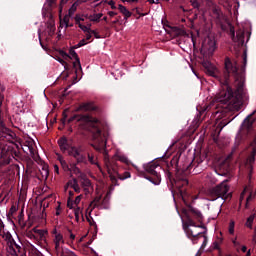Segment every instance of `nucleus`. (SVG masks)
<instances>
[{
    "label": "nucleus",
    "mask_w": 256,
    "mask_h": 256,
    "mask_svg": "<svg viewBox=\"0 0 256 256\" xmlns=\"http://www.w3.org/2000/svg\"><path fill=\"white\" fill-rule=\"evenodd\" d=\"M58 161L64 171H69L71 167H69V164H67V161H65V158H63V156L58 155Z\"/></svg>",
    "instance_id": "25"
},
{
    "label": "nucleus",
    "mask_w": 256,
    "mask_h": 256,
    "mask_svg": "<svg viewBox=\"0 0 256 256\" xmlns=\"http://www.w3.org/2000/svg\"><path fill=\"white\" fill-rule=\"evenodd\" d=\"M250 199H252L251 194H250V195L247 197V199H246V209H247V205H248V203H249Z\"/></svg>",
    "instance_id": "60"
},
{
    "label": "nucleus",
    "mask_w": 256,
    "mask_h": 256,
    "mask_svg": "<svg viewBox=\"0 0 256 256\" xmlns=\"http://www.w3.org/2000/svg\"><path fill=\"white\" fill-rule=\"evenodd\" d=\"M1 132V137H3V139H6L7 141H11V139H13V132L11 131V129L7 127H2Z\"/></svg>",
    "instance_id": "18"
},
{
    "label": "nucleus",
    "mask_w": 256,
    "mask_h": 256,
    "mask_svg": "<svg viewBox=\"0 0 256 256\" xmlns=\"http://www.w3.org/2000/svg\"><path fill=\"white\" fill-rule=\"evenodd\" d=\"M183 152L178 151L173 158L170 161V165L173 169L176 171L175 178L173 177V173H171V168L168 166V169L166 171V179L169 181L170 185L176 189V194L178 197L182 198V201L187 205V197H189V194L187 193V187L189 186V179H187L189 173H191V169L194 167L197 169L201 163H203V160L201 158H194L191 163L185 164L183 162V159L185 157H182ZM182 157V158H181Z\"/></svg>",
    "instance_id": "2"
},
{
    "label": "nucleus",
    "mask_w": 256,
    "mask_h": 256,
    "mask_svg": "<svg viewBox=\"0 0 256 256\" xmlns=\"http://www.w3.org/2000/svg\"><path fill=\"white\" fill-rule=\"evenodd\" d=\"M80 154L81 152L79 151V148L75 146L71 147V149L68 151V155H70V157H74V159H76Z\"/></svg>",
    "instance_id": "29"
},
{
    "label": "nucleus",
    "mask_w": 256,
    "mask_h": 256,
    "mask_svg": "<svg viewBox=\"0 0 256 256\" xmlns=\"http://www.w3.org/2000/svg\"><path fill=\"white\" fill-rule=\"evenodd\" d=\"M60 256H68L67 253H65L64 250H61V252L59 253Z\"/></svg>",
    "instance_id": "63"
},
{
    "label": "nucleus",
    "mask_w": 256,
    "mask_h": 256,
    "mask_svg": "<svg viewBox=\"0 0 256 256\" xmlns=\"http://www.w3.org/2000/svg\"><path fill=\"white\" fill-rule=\"evenodd\" d=\"M86 219L91 227L97 228V223L95 222V220H93V218H89V216H86Z\"/></svg>",
    "instance_id": "42"
},
{
    "label": "nucleus",
    "mask_w": 256,
    "mask_h": 256,
    "mask_svg": "<svg viewBox=\"0 0 256 256\" xmlns=\"http://www.w3.org/2000/svg\"><path fill=\"white\" fill-rule=\"evenodd\" d=\"M3 91H5V88L0 83V105H2L3 99H5V96L3 95Z\"/></svg>",
    "instance_id": "41"
},
{
    "label": "nucleus",
    "mask_w": 256,
    "mask_h": 256,
    "mask_svg": "<svg viewBox=\"0 0 256 256\" xmlns=\"http://www.w3.org/2000/svg\"><path fill=\"white\" fill-rule=\"evenodd\" d=\"M118 9H119L120 13H122V15H124L125 19H129V17H131V12L128 11L127 7L120 4L118 6Z\"/></svg>",
    "instance_id": "26"
},
{
    "label": "nucleus",
    "mask_w": 256,
    "mask_h": 256,
    "mask_svg": "<svg viewBox=\"0 0 256 256\" xmlns=\"http://www.w3.org/2000/svg\"><path fill=\"white\" fill-rule=\"evenodd\" d=\"M69 173H73L74 175H77L78 179L81 177V175H85L79 167H77V164L72 163L70 164V169L68 170Z\"/></svg>",
    "instance_id": "19"
},
{
    "label": "nucleus",
    "mask_w": 256,
    "mask_h": 256,
    "mask_svg": "<svg viewBox=\"0 0 256 256\" xmlns=\"http://www.w3.org/2000/svg\"><path fill=\"white\" fill-rule=\"evenodd\" d=\"M16 244L17 242H15V239L7 244L8 247L6 248V251L8 256H17V249H15Z\"/></svg>",
    "instance_id": "16"
},
{
    "label": "nucleus",
    "mask_w": 256,
    "mask_h": 256,
    "mask_svg": "<svg viewBox=\"0 0 256 256\" xmlns=\"http://www.w3.org/2000/svg\"><path fill=\"white\" fill-rule=\"evenodd\" d=\"M87 157H88L87 161H89L91 165H97V167L101 169V166H99V163H97V159H95V154L88 152Z\"/></svg>",
    "instance_id": "27"
},
{
    "label": "nucleus",
    "mask_w": 256,
    "mask_h": 256,
    "mask_svg": "<svg viewBox=\"0 0 256 256\" xmlns=\"http://www.w3.org/2000/svg\"><path fill=\"white\" fill-rule=\"evenodd\" d=\"M22 149L24 153L29 152L34 161H38L39 159H41V157H39V154L35 150V142L33 140L26 141Z\"/></svg>",
    "instance_id": "10"
},
{
    "label": "nucleus",
    "mask_w": 256,
    "mask_h": 256,
    "mask_svg": "<svg viewBox=\"0 0 256 256\" xmlns=\"http://www.w3.org/2000/svg\"><path fill=\"white\" fill-rule=\"evenodd\" d=\"M28 237H30V239H39L37 238V235L33 234V232H29Z\"/></svg>",
    "instance_id": "52"
},
{
    "label": "nucleus",
    "mask_w": 256,
    "mask_h": 256,
    "mask_svg": "<svg viewBox=\"0 0 256 256\" xmlns=\"http://www.w3.org/2000/svg\"><path fill=\"white\" fill-rule=\"evenodd\" d=\"M191 215L198 223H203V214L197 208L189 206L188 213L186 214V223L183 224V229L188 239L192 241L193 245H197L199 239L207 233V227L205 225H197L195 220L191 218Z\"/></svg>",
    "instance_id": "4"
},
{
    "label": "nucleus",
    "mask_w": 256,
    "mask_h": 256,
    "mask_svg": "<svg viewBox=\"0 0 256 256\" xmlns=\"http://www.w3.org/2000/svg\"><path fill=\"white\" fill-rule=\"evenodd\" d=\"M74 20L76 25H78L79 29H81L82 31H89V27L81 23V21H85V17L83 15L76 14V16L74 17Z\"/></svg>",
    "instance_id": "14"
},
{
    "label": "nucleus",
    "mask_w": 256,
    "mask_h": 256,
    "mask_svg": "<svg viewBox=\"0 0 256 256\" xmlns=\"http://www.w3.org/2000/svg\"><path fill=\"white\" fill-rule=\"evenodd\" d=\"M212 17L215 19L217 25H220L222 29H224L225 21H227V18L225 17V14H223V11H221V8L214 6L212 9Z\"/></svg>",
    "instance_id": "9"
},
{
    "label": "nucleus",
    "mask_w": 256,
    "mask_h": 256,
    "mask_svg": "<svg viewBox=\"0 0 256 256\" xmlns=\"http://www.w3.org/2000/svg\"><path fill=\"white\" fill-rule=\"evenodd\" d=\"M190 2L192 7L197 9V12L203 15L205 13V3H209V0H190Z\"/></svg>",
    "instance_id": "11"
},
{
    "label": "nucleus",
    "mask_w": 256,
    "mask_h": 256,
    "mask_svg": "<svg viewBox=\"0 0 256 256\" xmlns=\"http://www.w3.org/2000/svg\"><path fill=\"white\" fill-rule=\"evenodd\" d=\"M66 120H67V115L64 114V117L61 119L62 125H65Z\"/></svg>",
    "instance_id": "59"
},
{
    "label": "nucleus",
    "mask_w": 256,
    "mask_h": 256,
    "mask_svg": "<svg viewBox=\"0 0 256 256\" xmlns=\"http://www.w3.org/2000/svg\"><path fill=\"white\" fill-rule=\"evenodd\" d=\"M230 37L232 41H235V27H233L232 25H230Z\"/></svg>",
    "instance_id": "43"
},
{
    "label": "nucleus",
    "mask_w": 256,
    "mask_h": 256,
    "mask_svg": "<svg viewBox=\"0 0 256 256\" xmlns=\"http://www.w3.org/2000/svg\"><path fill=\"white\" fill-rule=\"evenodd\" d=\"M74 203L75 205H79V203H81V195L75 198Z\"/></svg>",
    "instance_id": "51"
},
{
    "label": "nucleus",
    "mask_w": 256,
    "mask_h": 256,
    "mask_svg": "<svg viewBox=\"0 0 256 256\" xmlns=\"http://www.w3.org/2000/svg\"><path fill=\"white\" fill-rule=\"evenodd\" d=\"M14 238L13 236L11 235V233H7L6 236H5V241H7V245L10 241H12Z\"/></svg>",
    "instance_id": "44"
},
{
    "label": "nucleus",
    "mask_w": 256,
    "mask_h": 256,
    "mask_svg": "<svg viewBox=\"0 0 256 256\" xmlns=\"http://www.w3.org/2000/svg\"><path fill=\"white\" fill-rule=\"evenodd\" d=\"M60 54L64 59H72L71 56L65 51H61Z\"/></svg>",
    "instance_id": "46"
},
{
    "label": "nucleus",
    "mask_w": 256,
    "mask_h": 256,
    "mask_svg": "<svg viewBox=\"0 0 256 256\" xmlns=\"http://www.w3.org/2000/svg\"><path fill=\"white\" fill-rule=\"evenodd\" d=\"M243 39H245V34L243 32H237L236 36H235V42L237 41H243Z\"/></svg>",
    "instance_id": "38"
},
{
    "label": "nucleus",
    "mask_w": 256,
    "mask_h": 256,
    "mask_svg": "<svg viewBox=\"0 0 256 256\" xmlns=\"http://www.w3.org/2000/svg\"><path fill=\"white\" fill-rule=\"evenodd\" d=\"M15 213H17V206L12 205L11 208L9 209L8 215H9L10 217H13V215H15Z\"/></svg>",
    "instance_id": "39"
},
{
    "label": "nucleus",
    "mask_w": 256,
    "mask_h": 256,
    "mask_svg": "<svg viewBox=\"0 0 256 256\" xmlns=\"http://www.w3.org/2000/svg\"><path fill=\"white\" fill-rule=\"evenodd\" d=\"M101 17H103V13L93 14L88 17L92 23H99L101 21Z\"/></svg>",
    "instance_id": "30"
},
{
    "label": "nucleus",
    "mask_w": 256,
    "mask_h": 256,
    "mask_svg": "<svg viewBox=\"0 0 256 256\" xmlns=\"http://www.w3.org/2000/svg\"><path fill=\"white\" fill-rule=\"evenodd\" d=\"M256 114V110H254L250 115H248L244 121H243V127H245V129H247L248 131L251 130V128L253 127V123H255V118H253V116Z\"/></svg>",
    "instance_id": "13"
},
{
    "label": "nucleus",
    "mask_w": 256,
    "mask_h": 256,
    "mask_svg": "<svg viewBox=\"0 0 256 256\" xmlns=\"http://www.w3.org/2000/svg\"><path fill=\"white\" fill-rule=\"evenodd\" d=\"M91 34H92L91 32H86V39H85L86 41H90L92 37Z\"/></svg>",
    "instance_id": "56"
},
{
    "label": "nucleus",
    "mask_w": 256,
    "mask_h": 256,
    "mask_svg": "<svg viewBox=\"0 0 256 256\" xmlns=\"http://www.w3.org/2000/svg\"><path fill=\"white\" fill-rule=\"evenodd\" d=\"M0 158L3 163L9 165L13 159L19 161L21 159V152H19V146L13 142L9 144H0Z\"/></svg>",
    "instance_id": "6"
},
{
    "label": "nucleus",
    "mask_w": 256,
    "mask_h": 256,
    "mask_svg": "<svg viewBox=\"0 0 256 256\" xmlns=\"http://www.w3.org/2000/svg\"><path fill=\"white\" fill-rule=\"evenodd\" d=\"M68 185L74 189L75 193H81V187H79V181L77 178H73V180L68 181Z\"/></svg>",
    "instance_id": "21"
},
{
    "label": "nucleus",
    "mask_w": 256,
    "mask_h": 256,
    "mask_svg": "<svg viewBox=\"0 0 256 256\" xmlns=\"http://www.w3.org/2000/svg\"><path fill=\"white\" fill-rule=\"evenodd\" d=\"M80 211H81V209H80V208H77V209L75 210V213H74L75 219H76L77 222H79V213H80Z\"/></svg>",
    "instance_id": "48"
},
{
    "label": "nucleus",
    "mask_w": 256,
    "mask_h": 256,
    "mask_svg": "<svg viewBox=\"0 0 256 256\" xmlns=\"http://www.w3.org/2000/svg\"><path fill=\"white\" fill-rule=\"evenodd\" d=\"M108 5L111 6V9H117V7H115V1L113 0L109 1Z\"/></svg>",
    "instance_id": "54"
},
{
    "label": "nucleus",
    "mask_w": 256,
    "mask_h": 256,
    "mask_svg": "<svg viewBox=\"0 0 256 256\" xmlns=\"http://www.w3.org/2000/svg\"><path fill=\"white\" fill-rule=\"evenodd\" d=\"M43 173H42V179H47L49 177V170L43 168Z\"/></svg>",
    "instance_id": "45"
},
{
    "label": "nucleus",
    "mask_w": 256,
    "mask_h": 256,
    "mask_svg": "<svg viewBox=\"0 0 256 256\" xmlns=\"http://www.w3.org/2000/svg\"><path fill=\"white\" fill-rule=\"evenodd\" d=\"M81 163H83V165H88L89 163V161L87 160V156H85L84 154H79L76 158V164L81 165Z\"/></svg>",
    "instance_id": "24"
},
{
    "label": "nucleus",
    "mask_w": 256,
    "mask_h": 256,
    "mask_svg": "<svg viewBox=\"0 0 256 256\" xmlns=\"http://www.w3.org/2000/svg\"><path fill=\"white\" fill-rule=\"evenodd\" d=\"M215 49H217L215 39L211 37L205 38L200 49V53L203 57L202 66L204 67L207 75L214 77L220 83V91L215 97L217 103L229 107V105H235V103H237V95H241V91L243 90V85L240 84L236 92H234L233 88H231V85L229 84L231 75H234V77L239 75V68L231 62V59L225 58L224 71L221 73V71H219L211 61H209V59L213 57Z\"/></svg>",
    "instance_id": "1"
},
{
    "label": "nucleus",
    "mask_w": 256,
    "mask_h": 256,
    "mask_svg": "<svg viewBox=\"0 0 256 256\" xmlns=\"http://www.w3.org/2000/svg\"><path fill=\"white\" fill-rule=\"evenodd\" d=\"M78 121L84 131L91 133L95 143L91 144V147H93L95 151H101V149L107 145V136L103 133L105 123L90 115H82L78 118Z\"/></svg>",
    "instance_id": "3"
},
{
    "label": "nucleus",
    "mask_w": 256,
    "mask_h": 256,
    "mask_svg": "<svg viewBox=\"0 0 256 256\" xmlns=\"http://www.w3.org/2000/svg\"><path fill=\"white\" fill-rule=\"evenodd\" d=\"M99 201H101V198H95L94 201L90 203L89 205V207H91L90 212L93 211V209H95L99 205Z\"/></svg>",
    "instance_id": "35"
},
{
    "label": "nucleus",
    "mask_w": 256,
    "mask_h": 256,
    "mask_svg": "<svg viewBox=\"0 0 256 256\" xmlns=\"http://www.w3.org/2000/svg\"><path fill=\"white\" fill-rule=\"evenodd\" d=\"M57 217H59V215H61V204H59L57 207H56V213Z\"/></svg>",
    "instance_id": "50"
},
{
    "label": "nucleus",
    "mask_w": 256,
    "mask_h": 256,
    "mask_svg": "<svg viewBox=\"0 0 256 256\" xmlns=\"http://www.w3.org/2000/svg\"><path fill=\"white\" fill-rule=\"evenodd\" d=\"M229 233L233 235L235 233V221H231L229 224Z\"/></svg>",
    "instance_id": "40"
},
{
    "label": "nucleus",
    "mask_w": 256,
    "mask_h": 256,
    "mask_svg": "<svg viewBox=\"0 0 256 256\" xmlns=\"http://www.w3.org/2000/svg\"><path fill=\"white\" fill-rule=\"evenodd\" d=\"M54 171L57 173V175H59V166L58 165H54Z\"/></svg>",
    "instance_id": "58"
},
{
    "label": "nucleus",
    "mask_w": 256,
    "mask_h": 256,
    "mask_svg": "<svg viewBox=\"0 0 256 256\" xmlns=\"http://www.w3.org/2000/svg\"><path fill=\"white\" fill-rule=\"evenodd\" d=\"M16 244L17 242H15V239L7 244L8 247L6 248V251L8 256H17V249H15Z\"/></svg>",
    "instance_id": "15"
},
{
    "label": "nucleus",
    "mask_w": 256,
    "mask_h": 256,
    "mask_svg": "<svg viewBox=\"0 0 256 256\" xmlns=\"http://www.w3.org/2000/svg\"><path fill=\"white\" fill-rule=\"evenodd\" d=\"M209 195L212 201H217V199L227 201V199H231V197H233V195L229 193V185L225 182H222L216 187L210 189Z\"/></svg>",
    "instance_id": "8"
},
{
    "label": "nucleus",
    "mask_w": 256,
    "mask_h": 256,
    "mask_svg": "<svg viewBox=\"0 0 256 256\" xmlns=\"http://www.w3.org/2000/svg\"><path fill=\"white\" fill-rule=\"evenodd\" d=\"M32 231L33 233H35L37 239H40V241H43L45 239V234L47 233V231L37 228H33Z\"/></svg>",
    "instance_id": "23"
},
{
    "label": "nucleus",
    "mask_w": 256,
    "mask_h": 256,
    "mask_svg": "<svg viewBox=\"0 0 256 256\" xmlns=\"http://www.w3.org/2000/svg\"><path fill=\"white\" fill-rule=\"evenodd\" d=\"M147 1L148 3H150V5H153V4L159 5V0H147Z\"/></svg>",
    "instance_id": "53"
},
{
    "label": "nucleus",
    "mask_w": 256,
    "mask_h": 256,
    "mask_svg": "<svg viewBox=\"0 0 256 256\" xmlns=\"http://www.w3.org/2000/svg\"><path fill=\"white\" fill-rule=\"evenodd\" d=\"M77 7H79V3H77V2H74L71 5L70 9L68 10L69 17H73L75 11H77Z\"/></svg>",
    "instance_id": "32"
},
{
    "label": "nucleus",
    "mask_w": 256,
    "mask_h": 256,
    "mask_svg": "<svg viewBox=\"0 0 256 256\" xmlns=\"http://www.w3.org/2000/svg\"><path fill=\"white\" fill-rule=\"evenodd\" d=\"M54 249H55V253L56 255H59L61 253V251H63V248L61 247V243H58V242H54Z\"/></svg>",
    "instance_id": "37"
},
{
    "label": "nucleus",
    "mask_w": 256,
    "mask_h": 256,
    "mask_svg": "<svg viewBox=\"0 0 256 256\" xmlns=\"http://www.w3.org/2000/svg\"><path fill=\"white\" fill-rule=\"evenodd\" d=\"M69 53L70 57L72 59H75V62H73V68L77 69V67H79V69H81V60L79 59V55H77V52H75V50L73 49H70Z\"/></svg>",
    "instance_id": "17"
},
{
    "label": "nucleus",
    "mask_w": 256,
    "mask_h": 256,
    "mask_svg": "<svg viewBox=\"0 0 256 256\" xmlns=\"http://www.w3.org/2000/svg\"><path fill=\"white\" fill-rule=\"evenodd\" d=\"M60 54L64 59H72L71 56L65 51H61Z\"/></svg>",
    "instance_id": "47"
},
{
    "label": "nucleus",
    "mask_w": 256,
    "mask_h": 256,
    "mask_svg": "<svg viewBox=\"0 0 256 256\" xmlns=\"http://www.w3.org/2000/svg\"><path fill=\"white\" fill-rule=\"evenodd\" d=\"M255 219L256 214L250 215L246 220L245 227H248V229H253V222L255 221Z\"/></svg>",
    "instance_id": "28"
},
{
    "label": "nucleus",
    "mask_w": 256,
    "mask_h": 256,
    "mask_svg": "<svg viewBox=\"0 0 256 256\" xmlns=\"http://www.w3.org/2000/svg\"><path fill=\"white\" fill-rule=\"evenodd\" d=\"M33 255L34 256H43V254L37 249H34V254Z\"/></svg>",
    "instance_id": "55"
},
{
    "label": "nucleus",
    "mask_w": 256,
    "mask_h": 256,
    "mask_svg": "<svg viewBox=\"0 0 256 256\" xmlns=\"http://www.w3.org/2000/svg\"><path fill=\"white\" fill-rule=\"evenodd\" d=\"M145 172L141 171V177L153 183V185H159L161 183V166L155 162H150L144 165Z\"/></svg>",
    "instance_id": "7"
},
{
    "label": "nucleus",
    "mask_w": 256,
    "mask_h": 256,
    "mask_svg": "<svg viewBox=\"0 0 256 256\" xmlns=\"http://www.w3.org/2000/svg\"><path fill=\"white\" fill-rule=\"evenodd\" d=\"M78 179L80 180V183L84 189L91 187V180L88 179L87 175H81V177Z\"/></svg>",
    "instance_id": "22"
},
{
    "label": "nucleus",
    "mask_w": 256,
    "mask_h": 256,
    "mask_svg": "<svg viewBox=\"0 0 256 256\" xmlns=\"http://www.w3.org/2000/svg\"><path fill=\"white\" fill-rule=\"evenodd\" d=\"M250 173L253 171V163H255V153L251 152L248 157Z\"/></svg>",
    "instance_id": "31"
},
{
    "label": "nucleus",
    "mask_w": 256,
    "mask_h": 256,
    "mask_svg": "<svg viewBox=\"0 0 256 256\" xmlns=\"http://www.w3.org/2000/svg\"><path fill=\"white\" fill-rule=\"evenodd\" d=\"M221 243H223V238L218 237L217 240L213 242L212 249L219 251V249H221Z\"/></svg>",
    "instance_id": "33"
},
{
    "label": "nucleus",
    "mask_w": 256,
    "mask_h": 256,
    "mask_svg": "<svg viewBox=\"0 0 256 256\" xmlns=\"http://www.w3.org/2000/svg\"><path fill=\"white\" fill-rule=\"evenodd\" d=\"M53 235H54L53 243H60L62 245H65V239H63V234L57 232V229L53 230Z\"/></svg>",
    "instance_id": "20"
},
{
    "label": "nucleus",
    "mask_w": 256,
    "mask_h": 256,
    "mask_svg": "<svg viewBox=\"0 0 256 256\" xmlns=\"http://www.w3.org/2000/svg\"><path fill=\"white\" fill-rule=\"evenodd\" d=\"M87 40L86 39H82L79 41L78 43V47H85V45H87Z\"/></svg>",
    "instance_id": "49"
},
{
    "label": "nucleus",
    "mask_w": 256,
    "mask_h": 256,
    "mask_svg": "<svg viewBox=\"0 0 256 256\" xmlns=\"http://www.w3.org/2000/svg\"><path fill=\"white\" fill-rule=\"evenodd\" d=\"M108 15H109L110 17H115V15H117V12L109 11V12H108Z\"/></svg>",
    "instance_id": "57"
},
{
    "label": "nucleus",
    "mask_w": 256,
    "mask_h": 256,
    "mask_svg": "<svg viewBox=\"0 0 256 256\" xmlns=\"http://www.w3.org/2000/svg\"><path fill=\"white\" fill-rule=\"evenodd\" d=\"M84 33H91L92 35H94L95 39H101L99 33H97L96 30H92L90 26L88 27V31H84Z\"/></svg>",
    "instance_id": "36"
},
{
    "label": "nucleus",
    "mask_w": 256,
    "mask_h": 256,
    "mask_svg": "<svg viewBox=\"0 0 256 256\" xmlns=\"http://www.w3.org/2000/svg\"><path fill=\"white\" fill-rule=\"evenodd\" d=\"M233 245H235V247H239V242H237V239L233 240L232 241Z\"/></svg>",
    "instance_id": "61"
},
{
    "label": "nucleus",
    "mask_w": 256,
    "mask_h": 256,
    "mask_svg": "<svg viewBox=\"0 0 256 256\" xmlns=\"http://www.w3.org/2000/svg\"><path fill=\"white\" fill-rule=\"evenodd\" d=\"M242 253H247V246H242Z\"/></svg>",
    "instance_id": "64"
},
{
    "label": "nucleus",
    "mask_w": 256,
    "mask_h": 256,
    "mask_svg": "<svg viewBox=\"0 0 256 256\" xmlns=\"http://www.w3.org/2000/svg\"><path fill=\"white\" fill-rule=\"evenodd\" d=\"M58 145L62 153H67V151H69L71 147H73V145L69 143V140L65 136L58 139Z\"/></svg>",
    "instance_id": "12"
},
{
    "label": "nucleus",
    "mask_w": 256,
    "mask_h": 256,
    "mask_svg": "<svg viewBox=\"0 0 256 256\" xmlns=\"http://www.w3.org/2000/svg\"><path fill=\"white\" fill-rule=\"evenodd\" d=\"M253 241H254V243H256V226L254 228Z\"/></svg>",
    "instance_id": "62"
},
{
    "label": "nucleus",
    "mask_w": 256,
    "mask_h": 256,
    "mask_svg": "<svg viewBox=\"0 0 256 256\" xmlns=\"http://www.w3.org/2000/svg\"><path fill=\"white\" fill-rule=\"evenodd\" d=\"M117 161L121 163H125L129 165V158L125 155L116 154L112 160L106 159L105 160V167L108 175L110 176V180L114 185H119L117 181V177L120 181H125V179H131V172L125 171L123 172V167L120 166V173H119V164Z\"/></svg>",
    "instance_id": "5"
},
{
    "label": "nucleus",
    "mask_w": 256,
    "mask_h": 256,
    "mask_svg": "<svg viewBox=\"0 0 256 256\" xmlns=\"http://www.w3.org/2000/svg\"><path fill=\"white\" fill-rule=\"evenodd\" d=\"M57 5V0H47V11H51Z\"/></svg>",
    "instance_id": "34"
}]
</instances>
